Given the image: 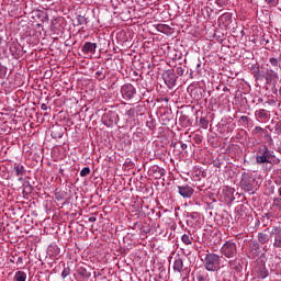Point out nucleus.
<instances>
[{
    "instance_id": "1",
    "label": "nucleus",
    "mask_w": 281,
    "mask_h": 281,
    "mask_svg": "<svg viewBox=\"0 0 281 281\" xmlns=\"http://www.w3.org/2000/svg\"><path fill=\"white\" fill-rule=\"evenodd\" d=\"M203 265L206 271H218L221 269V256L209 252L204 257Z\"/></svg>"
},
{
    "instance_id": "2",
    "label": "nucleus",
    "mask_w": 281,
    "mask_h": 281,
    "mask_svg": "<svg viewBox=\"0 0 281 281\" xmlns=\"http://www.w3.org/2000/svg\"><path fill=\"white\" fill-rule=\"evenodd\" d=\"M273 159H276V155H273V150H270L267 145H263L261 148H259L256 156L257 164H272Z\"/></svg>"
},
{
    "instance_id": "3",
    "label": "nucleus",
    "mask_w": 281,
    "mask_h": 281,
    "mask_svg": "<svg viewBox=\"0 0 281 281\" xmlns=\"http://www.w3.org/2000/svg\"><path fill=\"white\" fill-rule=\"evenodd\" d=\"M256 186V178L251 173L243 172L240 180V188L245 192H252Z\"/></svg>"
},
{
    "instance_id": "4",
    "label": "nucleus",
    "mask_w": 281,
    "mask_h": 281,
    "mask_svg": "<svg viewBox=\"0 0 281 281\" xmlns=\"http://www.w3.org/2000/svg\"><path fill=\"white\" fill-rule=\"evenodd\" d=\"M221 254H223L225 258H236V254H238L236 243L232 240L226 241L221 248Z\"/></svg>"
},
{
    "instance_id": "5",
    "label": "nucleus",
    "mask_w": 281,
    "mask_h": 281,
    "mask_svg": "<svg viewBox=\"0 0 281 281\" xmlns=\"http://www.w3.org/2000/svg\"><path fill=\"white\" fill-rule=\"evenodd\" d=\"M162 79L165 81V85H167L169 89H172V87L177 85V74L175 72V70L165 71L162 74Z\"/></svg>"
},
{
    "instance_id": "6",
    "label": "nucleus",
    "mask_w": 281,
    "mask_h": 281,
    "mask_svg": "<svg viewBox=\"0 0 281 281\" xmlns=\"http://www.w3.org/2000/svg\"><path fill=\"white\" fill-rule=\"evenodd\" d=\"M270 236L273 238V249H281V228L274 226L270 233Z\"/></svg>"
},
{
    "instance_id": "7",
    "label": "nucleus",
    "mask_w": 281,
    "mask_h": 281,
    "mask_svg": "<svg viewBox=\"0 0 281 281\" xmlns=\"http://www.w3.org/2000/svg\"><path fill=\"white\" fill-rule=\"evenodd\" d=\"M178 193L182 199H192L194 196V189L189 184L178 186Z\"/></svg>"
},
{
    "instance_id": "8",
    "label": "nucleus",
    "mask_w": 281,
    "mask_h": 281,
    "mask_svg": "<svg viewBox=\"0 0 281 281\" xmlns=\"http://www.w3.org/2000/svg\"><path fill=\"white\" fill-rule=\"evenodd\" d=\"M135 92V87L131 83L124 85L121 88V93L125 100H133Z\"/></svg>"
},
{
    "instance_id": "9",
    "label": "nucleus",
    "mask_w": 281,
    "mask_h": 281,
    "mask_svg": "<svg viewBox=\"0 0 281 281\" xmlns=\"http://www.w3.org/2000/svg\"><path fill=\"white\" fill-rule=\"evenodd\" d=\"M260 244L254 240L249 244V258L256 259L260 256Z\"/></svg>"
},
{
    "instance_id": "10",
    "label": "nucleus",
    "mask_w": 281,
    "mask_h": 281,
    "mask_svg": "<svg viewBox=\"0 0 281 281\" xmlns=\"http://www.w3.org/2000/svg\"><path fill=\"white\" fill-rule=\"evenodd\" d=\"M95 49H98V44L86 42L81 48V52H83V54H95Z\"/></svg>"
},
{
    "instance_id": "11",
    "label": "nucleus",
    "mask_w": 281,
    "mask_h": 281,
    "mask_svg": "<svg viewBox=\"0 0 281 281\" xmlns=\"http://www.w3.org/2000/svg\"><path fill=\"white\" fill-rule=\"evenodd\" d=\"M173 271H177L178 273L183 271V259H181V257L176 258L173 262Z\"/></svg>"
},
{
    "instance_id": "12",
    "label": "nucleus",
    "mask_w": 281,
    "mask_h": 281,
    "mask_svg": "<svg viewBox=\"0 0 281 281\" xmlns=\"http://www.w3.org/2000/svg\"><path fill=\"white\" fill-rule=\"evenodd\" d=\"M228 266L235 273H240V271H243V266L240 265V262H237L236 260H231L228 262Z\"/></svg>"
},
{
    "instance_id": "13",
    "label": "nucleus",
    "mask_w": 281,
    "mask_h": 281,
    "mask_svg": "<svg viewBox=\"0 0 281 281\" xmlns=\"http://www.w3.org/2000/svg\"><path fill=\"white\" fill-rule=\"evenodd\" d=\"M221 23L227 27L232 23V13H224L220 16Z\"/></svg>"
},
{
    "instance_id": "14",
    "label": "nucleus",
    "mask_w": 281,
    "mask_h": 281,
    "mask_svg": "<svg viewBox=\"0 0 281 281\" xmlns=\"http://www.w3.org/2000/svg\"><path fill=\"white\" fill-rule=\"evenodd\" d=\"M14 170H15L16 177H19L18 181H23V172H25V167L19 164L14 167Z\"/></svg>"
},
{
    "instance_id": "15",
    "label": "nucleus",
    "mask_w": 281,
    "mask_h": 281,
    "mask_svg": "<svg viewBox=\"0 0 281 281\" xmlns=\"http://www.w3.org/2000/svg\"><path fill=\"white\" fill-rule=\"evenodd\" d=\"M77 274L83 280H89V278H91V272L87 271V269L82 267L77 270Z\"/></svg>"
},
{
    "instance_id": "16",
    "label": "nucleus",
    "mask_w": 281,
    "mask_h": 281,
    "mask_svg": "<svg viewBox=\"0 0 281 281\" xmlns=\"http://www.w3.org/2000/svg\"><path fill=\"white\" fill-rule=\"evenodd\" d=\"M10 53H11L12 56H14L15 58H20V57H21V48H19V45H16V44H11V46H10Z\"/></svg>"
},
{
    "instance_id": "17",
    "label": "nucleus",
    "mask_w": 281,
    "mask_h": 281,
    "mask_svg": "<svg viewBox=\"0 0 281 281\" xmlns=\"http://www.w3.org/2000/svg\"><path fill=\"white\" fill-rule=\"evenodd\" d=\"M27 280V274L24 271H18L14 276V281H25Z\"/></svg>"
},
{
    "instance_id": "18",
    "label": "nucleus",
    "mask_w": 281,
    "mask_h": 281,
    "mask_svg": "<svg viewBox=\"0 0 281 281\" xmlns=\"http://www.w3.org/2000/svg\"><path fill=\"white\" fill-rule=\"evenodd\" d=\"M258 241H259L261 245H267V243L269 241V235H268V234H265V233H259V234H258Z\"/></svg>"
},
{
    "instance_id": "19",
    "label": "nucleus",
    "mask_w": 281,
    "mask_h": 281,
    "mask_svg": "<svg viewBox=\"0 0 281 281\" xmlns=\"http://www.w3.org/2000/svg\"><path fill=\"white\" fill-rule=\"evenodd\" d=\"M95 78H97V80H100V81H102L106 78V75L104 74V68H101L100 70H98L95 72Z\"/></svg>"
},
{
    "instance_id": "20",
    "label": "nucleus",
    "mask_w": 281,
    "mask_h": 281,
    "mask_svg": "<svg viewBox=\"0 0 281 281\" xmlns=\"http://www.w3.org/2000/svg\"><path fill=\"white\" fill-rule=\"evenodd\" d=\"M181 240L184 245H192V236L188 234L182 235Z\"/></svg>"
},
{
    "instance_id": "21",
    "label": "nucleus",
    "mask_w": 281,
    "mask_h": 281,
    "mask_svg": "<svg viewBox=\"0 0 281 281\" xmlns=\"http://www.w3.org/2000/svg\"><path fill=\"white\" fill-rule=\"evenodd\" d=\"M209 124H210V121H207V119H205V117H201V119H200V125H201L204 130H207Z\"/></svg>"
},
{
    "instance_id": "22",
    "label": "nucleus",
    "mask_w": 281,
    "mask_h": 281,
    "mask_svg": "<svg viewBox=\"0 0 281 281\" xmlns=\"http://www.w3.org/2000/svg\"><path fill=\"white\" fill-rule=\"evenodd\" d=\"M88 175H91V169L89 167H85L81 171H80V177H88Z\"/></svg>"
},
{
    "instance_id": "23",
    "label": "nucleus",
    "mask_w": 281,
    "mask_h": 281,
    "mask_svg": "<svg viewBox=\"0 0 281 281\" xmlns=\"http://www.w3.org/2000/svg\"><path fill=\"white\" fill-rule=\"evenodd\" d=\"M71 274V268H69V267H66V268H64V270H63V272H61V278H67L68 276H70Z\"/></svg>"
},
{
    "instance_id": "24",
    "label": "nucleus",
    "mask_w": 281,
    "mask_h": 281,
    "mask_svg": "<svg viewBox=\"0 0 281 281\" xmlns=\"http://www.w3.org/2000/svg\"><path fill=\"white\" fill-rule=\"evenodd\" d=\"M85 23H87V19H85V16H82V15H78L77 16V25H85Z\"/></svg>"
},
{
    "instance_id": "25",
    "label": "nucleus",
    "mask_w": 281,
    "mask_h": 281,
    "mask_svg": "<svg viewBox=\"0 0 281 281\" xmlns=\"http://www.w3.org/2000/svg\"><path fill=\"white\" fill-rule=\"evenodd\" d=\"M269 276V271H267V269H262L259 272V278H261L262 280H265V278H267Z\"/></svg>"
},
{
    "instance_id": "26",
    "label": "nucleus",
    "mask_w": 281,
    "mask_h": 281,
    "mask_svg": "<svg viewBox=\"0 0 281 281\" xmlns=\"http://www.w3.org/2000/svg\"><path fill=\"white\" fill-rule=\"evenodd\" d=\"M268 5H271L272 8L278 5L280 0H265Z\"/></svg>"
},
{
    "instance_id": "27",
    "label": "nucleus",
    "mask_w": 281,
    "mask_h": 281,
    "mask_svg": "<svg viewBox=\"0 0 281 281\" xmlns=\"http://www.w3.org/2000/svg\"><path fill=\"white\" fill-rule=\"evenodd\" d=\"M176 74L177 76H183V74H186V69H183V67H177Z\"/></svg>"
},
{
    "instance_id": "28",
    "label": "nucleus",
    "mask_w": 281,
    "mask_h": 281,
    "mask_svg": "<svg viewBox=\"0 0 281 281\" xmlns=\"http://www.w3.org/2000/svg\"><path fill=\"white\" fill-rule=\"evenodd\" d=\"M252 133L255 135H258L259 133H265V128L260 127V126H256L252 131Z\"/></svg>"
},
{
    "instance_id": "29",
    "label": "nucleus",
    "mask_w": 281,
    "mask_h": 281,
    "mask_svg": "<svg viewBox=\"0 0 281 281\" xmlns=\"http://www.w3.org/2000/svg\"><path fill=\"white\" fill-rule=\"evenodd\" d=\"M257 115L258 117H267V112L265 111V109H260L259 111H257Z\"/></svg>"
},
{
    "instance_id": "30",
    "label": "nucleus",
    "mask_w": 281,
    "mask_h": 281,
    "mask_svg": "<svg viewBox=\"0 0 281 281\" xmlns=\"http://www.w3.org/2000/svg\"><path fill=\"white\" fill-rule=\"evenodd\" d=\"M196 281H210V278H207V277H205V276H203V274H199V276L196 277Z\"/></svg>"
},
{
    "instance_id": "31",
    "label": "nucleus",
    "mask_w": 281,
    "mask_h": 281,
    "mask_svg": "<svg viewBox=\"0 0 281 281\" xmlns=\"http://www.w3.org/2000/svg\"><path fill=\"white\" fill-rule=\"evenodd\" d=\"M267 76H269V78H278V72L270 70L267 72Z\"/></svg>"
},
{
    "instance_id": "32",
    "label": "nucleus",
    "mask_w": 281,
    "mask_h": 281,
    "mask_svg": "<svg viewBox=\"0 0 281 281\" xmlns=\"http://www.w3.org/2000/svg\"><path fill=\"white\" fill-rule=\"evenodd\" d=\"M270 65H272V67H278V58L276 57L270 58Z\"/></svg>"
},
{
    "instance_id": "33",
    "label": "nucleus",
    "mask_w": 281,
    "mask_h": 281,
    "mask_svg": "<svg viewBox=\"0 0 281 281\" xmlns=\"http://www.w3.org/2000/svg\"><path fill=\"white\" fill-rule=\"evenodd\" d=\"M273 205L276 207H281V199L280 198H276L274 201H273Z\"/></svg>"
},
{
    "instance_id": "34",
    "label": "nucleus",
    "mask_w": 281,
    "mask_h": 281,
    "mask_svg": "<svg viewBox=\"0 0 281 281\" xmlns=\"http://www.w3.org/2000/svg\"><path fill=\"white\" fill-rule=\"evenodd\" d=\"M216 3L220 5V8H223L225 5V0H216Z\"/></svg>"
},
{
    "instance_id": "35",
    "label": "nucleus",
    "mask_w": 281,
    "mask_h": 281,
    "mask_svg": "<svg viewBox=\"0 0 281 281\" xmlns=\"http://www.w3.org/2000/svg\"><path fill=\"white\" fill-rule=\"evenodd\" d=\"M195 69L196 74H201V63L196 64Z\"/></svg>"
},
{
    "instance_id": "36",
    "label": "nucleus",
    "mask_w": 281,
    "mask_h": 281,
    "mask_svg": "<svg viewBox=\"0 0 281 281\" xmlns=\"http://www.w3.org/2000/svg\"><path fill=\"white\" fill-rule=\"evenodd\" d=\"M41 109L42 111H47V103H42Z\"/></svg>"
},
{
    "instance_id": "37",
    "label": "nucleus",
    "mask_w": 281,
    "mask_h": 281,
    "mask_svg": "<svg viewBox=\"0 0 281 281\" xmlns=\"http://www.w3.org/2000/svg\"><path fill=\"white\" fill-rule=\"evenodd\" d=\"M88 221L90 223H95V221H98V218H95V216H91V217L88 218Z\"/></svg>"
},
{
    "instance_id": "38",
    "label": "nucleus",
    "mask_w": 281,
    "mask_h": 281,
    "mask_svg": "<svg viewBox=\"0 0 281 281\" xmlns=\"http://www.w3.org/2000/svg\"><path fill=\"white\" fill-rule=\"evenodd\" d=\"M268 43H269V40H266L265 37H262L261 44H262V45H268Z\"/></svg>"
},
{
    "instance_id": "39",
    "label": "nucleus",
    "mask_w": 281,
    "mask_h": 281,
    "mask_svg": "<svg viewBox=\"0 0 281 281\" xmlns=\"http://www.w3.org/2000/svg\"><path fill=\"white\" fill-rule=\"evenodd\" d=\"M240 120H241V122H247V120H249V117L244 115L240 117Z\"/></svg>"
},
{
    "instance_id": "40",
    "label": "nucleus",
    "mask_w": 281,
    "mask_h": 281,
    "mask_svg": "<svg viewBox=\"0 0 281 281\" xmlns=\"http://www.w3.org/2000/svg\"><path fill=\"white\" fill-rule=\"evenodd\" d=\"M181 148H182V150H186V149L188 148V145L184 144V143H182V144H181Z\"/></svg>"
},
{
    "instance_id": "41",
    "label": "nucleus",
    "mask_w": 281,
    "mask_h": 281,
    "mask_svg": "<svg viewBox=\"0 0 281 281\" xmlns=\"http://www.w3.org/2000/svg\"><path fill=\"white\" fill-rule=\"evenodd\" d=\"M18 262H23V258L19 257Z\"/></svg>"
},
{
    "instance_id": "42",
    "label": "nucleus",
    "mask_w": 281,
    "mask_h": 281,
    "mask_svg": "<svg viewBox=\"0 0 281 281\" xmlns=\"http://www.w3.org/2000/svg\"><path fill=\"white\" fill-rule=\"evenodd\" d=\"M45 19H46V21H49V16L47 14L45 15Z\"/></svg>"
},
{
    "instance_id": "43",
    "label": "nucleus",
    "mask_w": 281,
    "mask_h": 281,
    "mask_svg": "<svg viewBox=\"0 0 281 281\" xmlns=\"http://www.w3.org/2000/svg\"><path fill=\"white\" fill-rule=\"evenodd\" d=\"M1 43H3V37L0 36V45H1Z\"/></svg>"
},
{
    "instance_id": "44",
    "label": "nucleus",
    "mask_w": 281,
    "mask_h": 281,
    "mask_svg": "<svg viewBox=\"0 0 281 281\" xmlns=\"http://www.w3.org/2000/svg\"><path fill=\"white\" fill-rule=\"evenodd\" d=\"M193 74H194V71L191 70V72H190V77H191V78H192V75H193Z\"/></svg>"
},
{
    "instance_id": "45",
    "label": "nucleus",
    "mask_w": 281,
    "mask_h": 281,
    "mask_svg": "<svg viewBox=\"0 0 281 281\" xmlns=\"http://www.w3.org/2000/svg\"><path fill=\"white\" fill-rule=\"evenodd\" d=\"M279 195L281 196V187L279 188Z\"/></svg>"
},
{
    "instance_id": "46",
    "label": "nucleus",
    "mask_w": 281,
    "mask_h": 281,
    "mask_svg": "<svg viewBox=\"0 0 281 281\" xmlns=\"http://www.w3.org/2000/svg\"><path fill=\"white\" fill-rule=\"evenodd\" d=\"M224 91H229V89H227V88H224Z\"/></svg>"
},
{
    "instance_id": "47",
    "label": "nucleus",
    "mask_w": 281,
    "mask_h": 281,
    "mask_svg": "<svg viewBox=\"0 0 281 281\" xmlns=\"http://www.w3.org/2000/svg\"><path fill=\"white\" fill-rule=\"evenodd\" d=\"M165 100V102H168V99H164Z\"/></svg>"
}]
</instances>
